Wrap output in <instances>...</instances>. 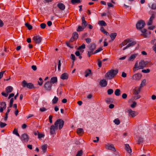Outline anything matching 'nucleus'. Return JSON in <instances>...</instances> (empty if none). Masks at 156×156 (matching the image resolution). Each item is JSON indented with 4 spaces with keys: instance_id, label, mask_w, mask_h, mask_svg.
I'll use <instances>...</instances> for the list:
<instances>
[{
    "instance_id": "f257e3e1",
    "label": "nucleus",
    "mask_w": 156,
    "mask_h": 156,
    "mask_svg": "<svg viewBox=\"0 0 156 156\" xmlns=\"http://www.w3.org/2000/svg\"><path fill=\"white\" fill-rule=\"evenodd\" d=\"M64 123V121L61 119H58L56 120L54 123V125H52L50 128V133L51 134L55 133V131L58 128L59 125V129H60L63 127Z\"/></svg>"
},
{
    "instance_id": "f03ea898",
    "label": "nucleus",
    "mask_w": 156,
    "mask_h": 156,
    "mask_svg": "<svg viewBox=\"0 0 156 156\" xmlns=\"http://www.w3.org/2000/svg\"><path fill=\"white\" fill-rule=\"evenodd\" d=\"M118 73L117 70H112L107 72L105 74V77L109 79L113 78Z\"/></svg>"
},
{
    "instance_id": "7ed1b4c3",
    "label": "nucleus",
    "mask_w": 156,
    "mask_h": 156,
    "mask_svg": "<svg viewBox=\"0 0 156 156\" xmlns=\"http://www.w3.org/2000/svg\"><path fill=\"white\" fill-rule=\"evenodd\" d=\"M96 48V45L95 44L92 43L89 46V50L88 51L87 55L89 57L93 54V51Z\"/></svg>"
},
{
    "instance_id": "20e7f679",
    "label": "nucleus",
    "mask_w": 156,
    "mask_h": 156,
    "mask_svg": "<svg viewBox=\"0 0 156 156\" xmlns=\"http://www.w3.org/2000/svg\"><path fill=\"white\" fill-rule=\"evenodd\" d=\"M22 86L24 88L27 87L30 89H31L34 88V86L33 83H27L25 80L22 81Z\"/></svg>"
},
{
    "instance_id": "39448f33",
    "label": "nucleus",
    "mask_w": 156,
    "mask_h": 156,
    "mask_svg": "<svg viewBox=\"0 0 156 156\" xmlns=\"http://www.w3.org/2000/svg\"><path fill=\"white\" fill-rule=\"evenodd\" d=\"M145 25V22L143 20L139 21L136 24V26L137 29L140 30L143 28Z\"/></svg>"
},
{
    "instance_id": "423d86ee",
    "label": "nucleus",
    "mask_w": 156,
    "mask_h": 156,
    "mask_svg": "<svg viewBox=\"0 0 156 156\" xmlns=\"http://www.w3.org/2000/svg\"><path fill=\"white\" fill-rule=\"evenodd\" d=\"M52 84L49 81L46 82L44 85V87L45 90L48 91H50L51 90Z\"/></svg>"
},
{
    "instance_id": "0eeeda50",
    "label": "nucleus",
    "mask_w": 156,
    "mask_h": 156,
    "mask_svg": "<svg viewBox=\"0 0 156 156\" xmlns=\"http://www.w3.org/2000/svg\"><path fill=\"white\" fill-rule=\"evenodd\" d=\"M147 61H145L143 60H141L139 64V69H142L148 64Z\"/></svg>"
},
{
    "instance_id": "6e6552de",
    "label": "nucleus",
    "mask_w": 156,
    "mask_h": 156,
    "mask_svg": "<svg viewBox=\"0 0 156 156\" xmlns=\"http://www.w3.org/2000/svg\"><path fill=\"white\" fill-rule=\"evenodd\" d=\"M128 115L129 116L134 117L137 115L138 113L137 112L132 110L131 109H129L128 111Z\"/></svg>"
},
{
    "instance_id": "1a4fd4ad",
    "label": "nucleus",
    "mask_w": 156,
    "mask_h": 156,
    "mask_svg": "<svg viewBox=\"0 0 156 156\" xmlns=\"http://www.w3.org/2000/svg\"><path fill=\"white\" fill-rule=\"evenodd\" d=\"M21 139L23 143L27 142L29 140L28 136L26 134H23L21 136Z\"/></svg>"
},
{
    "instance_id": "9d476101",
    "label": "nucleus",
    "mask_w": 156,
    "mask_h": 156,
    "mask_svg": "<svg viewBox=\"0 0 156 156\" xmlns=\"http://www.w3.org/2000/svg\"><path fill=\"white\" fill-rule=\"evenodd\" d=\"M33 39L36 43L38 44L41 42L42 38L39 36H36L33 37Z\"/></svg>"
},
{
    "instance_id": "9b49d317",
    "label": "nucleus",
    "mask_w": 156,
    "mask_h": 156,
    "mask_svg": "<svg viewBox=\"0 0 156 156\" xmlns=\"http://www.w3.org/2000/svg\"><path fill=\"white\" fill-rule=\"evenodd\" d=\"M106 149L112 151H115V149L113 145L112 144H107L106 145Z\"/></svg>"
},
{
    "instance_id": "f8f14e48",
    "label": "nucleus",
    "mask_w": 156,
    "mask_h": 156,
    "mask_svg": "<svg viewBox=\"0 0 156 156\" xmlns=\"http://www.w3.org/2000/svg\"><path fill=\"white\" fill-rule=\"evenodd\" d=\"M142 77V75L140 73L136 74L134 75L133 76V79L134 80H139Z\"/></svg>"
},
{
    "instance_id": "ddd939ff",
    "label": "nucleus",
    "mask_w": 156,
    "mask_h": 156,
    "mask_svg": "<svg viewBox=\"0 0 156 156\" xmlns=\"http://www.w3.org/2000/svg\"><path fill=\"white\" fill-rule=\"evenodd\" d=\"M99 84L101 87H105L107 85V82L105 80L103 79L100 81Z\"/></svg>"
},
{
    "instance_id": "4468645a",
    "label": "nucleus",
    "mask_w": 156,
    "mask_h": 156,
    "mask_svg": "<svg viewBox=\"0 0 156 156\" xmlns=\"http://www.w3.org/2000/svg\"><path fill=\"white\" fill-rule=\"evenodd\" d=\"M69 77V74L67 73H64L62 74L60 78L61 79L64 80H67Z\"/></svg>"
},
{
    "instance_id": "2eb2a0df",
    "label": "nucleus",
    "mask_w": 156,
    "mask_h": 156,
    "mask_svg": "<svg viewBox=\"0 0 156 156\" xmlns=\"http://www.w3.org/2000/svg\"><path fill=\"white\" fill-rule=\"evenodd\" d=\"M57 6L62 10H64L65 8V5L61 3H58L57 5Z\"/></svg>"
},
{
    "instance_id": "dca6fc26",
    "label": "nucleus",
    "mask_w": 156,
    "mask_h": 156,
    "mask_svg": "<svg viewBox=\"0 0 156 156\" xmlns=\"http://www.w3.org/2000/svg\"><path fill=\"white\" fill-rule=\"evenodd\" d=\"M81 19L82 20V26L85 28L86 27L87 24V22L85 20V18L84 16H82V17Z\"/></svg>"
},
{
    "instance_id": "f3484780",
    "label": "nucleus",
    "mask_w": 156,
    "mask_h": 156,
    "mask_svg": "<svg viewBox=\"0 0 156 156\" xmlns=\"http://www.w3.org/2000/svg\"><path fill=\"white\" fill-rule=\"evenodd\" d=\"M50 82L51 83L54 84L56 83L57 82V78L56 77H52L50 80Z\"/></svg>"
},
{
    "instance_id": "a211bd4d",
    "label": "nucleus",
    "mask_w": 156,
    "mask_h": 156,
    "mask_svg": "<svg viewBox=\"0 0 156 156\" xmlns=\"http://www.w3.org/2000/svg\"><path fill=\"white\" fill-rule=\"evenodd\" d=\"M77 133L79 135H82L84 133L83 129L80 128H78L77 130Z\"/></svg>"
},
{
    "instance_id": "6ab92c4d",
    "label": "nucleus",
    "mask_w": 156,
    "mask_h": 156,
    "mask_svg": "<svg viewBox=\"0 0 156 156\" xmlns=\"http://www.w3.org/2000/svg\"><path fill=\"white\" fill-rule=\"evenodd\" d=\"M141 90L140 88L138 87H135L133 90V94H138L140 92Z\"/></svg>"
},
{
    "instance_id": "aec40b11",
    "label": "nucleus",
    "mask_w": 156,
    "mask_h": 156,
    "mask_svg": "<svg viewBox=\"0 0 156 156\" xmlns=\"http://www.w3.org/2000/svg\"><path fill=\"white\" fill-rule=\"evenodd\" d=\"M131 42V39H127L125 40L121 44L122 45V46L126 45L129 42Z\"/></svg>"
},
{
    "instance_id": "412c9836",
    "label": "nucleus",
    "mask_w": 156,
    "mask_h": 156,
    "mask_svg": "<svg viewBox=\"0 0 156 156\" xmlns=\"http://www.w3.org/2000/svg\"><path fill=\"white\" fill-rule=\"evenodd\" d=\"M125 149L129 153H130L132 152V150L129 145L128 144H125Z\"/></svg>"
},
{
    "instance_id": "4be33fe9",
    "label": "nucleus",
    "mask_w": 156,
    "mask_h": 156,
    "mask_svg": "<svg viewBox=\"0 0 156 156\" xmlns=\"http://www.w3.org/2000/svg\"><path fill=\"white\" fill-rule=\"evenodd\" d=\"M13 90V88L12 87L9 86L7 87L5 89V90L7 93H9L11 92Z\"/></svg>"
},
{
    "instance_id": "5701e85b",
    "label": "nucleus",
    "mask_w": 156,
    "mask_h": 156,
    "mask_svg": "<svg viewBox=\"0 0 156 156\" xmlns=\"http://www.w3.org/2000/svg\"><path fill=\"white\" fill-rule=\"evenodd\" d=\"M137 54H133L129 58V61H133L136 57L137 56Z\"/></svg>"
},
{
    "instance_id": "b1692460",
    "label": "nucleus",
    "mask_w": 156,
    "mask_h": 156,
    "mask_svg": "<svg viewBox=\"0 0 156 156\" xmlns=\"http://www.w3.org/2000/svg\"><path fill=\"white\" fill-rule=\"evenodd\" d=\"M100 30L103 34H105L106 35H108L109 34V33L107 31H106L105 29L103 27H101L100 29Z\"/></svg>"
},
{
    "instance_id": "393cba45",
    "label": "nucleus",
    "mask_w": 156,
    "mask_h": 156,
    "mask_svg": "<svg viewBox=\"0 0 156 156\" xmlns=\"http://www.w3.org/2000/svg\"><path fill=\"white\" fill-rule=\"evenodd\" d=\"M117 35V34L115 33H112L110 35V36L112 40H113Z\"/></svg>"
},
{
    "instance_id": "a878e982",
    "label": "nucleus",
    "mask_w": 156,
    "mask_h": 156,
    "mask_svg": "<svg viewBox=\"0 0 156 156\" xmlns=\"http://www.w3.org/2000/svg\"><path fill=\"white\" fill-rule=\"evenodd\" d=\"M98 24L101 26H106L107 25V24L105 21L103 20L99 21L98 22Z\"/></svg>"
},
{
    "instance_id": "bb28decb",
    "label": "nucleus",
    "mask_w": 156,
    "mask_h": 156,
    "mask_svg": "<svg viewBox=\"0 0 156 156\" xmlns=\"http://www.w3.org/2000/svg\"><path fill=\"white\" fill-rule=\"evenodd\" d=\"M91 73V70L90 69H87L85 72V76L87 77Z\"/></svg>"
},
{
    "instance_id": "cd10ccee",
    "label": "nucleus",
    "mask_w": 156,
    "mask_h": 156,
    "mask_svg": "<svg viewBox=\"0 0 156 156\" xmlns=\"http://www.w3.org/2000/svg\"><path fill=\"white\" fill-rule=\"evenodd\" d=\"M47 144H44L41 147V149L43 150V153H44L47 149Z\"/></svg>"
},
{
    "instance_id": "c85d7f7f",
    "label": "nucleus",
    "mask_w": 156,
    "mask_h": 156,
    "mask_svg": "<svg viewBox=\"0 0 156 156\" xmlns=\"http://www.w3.org/2000/svg\"><path fill=\"white\" fill-rule=\"evenodd\" d=\"M131 43H129L128 45V46L129 47H131V46H133L135 44H136V42L135 41H132L131 40Z\"/></svg>"
},
{
    "instance_id": "c756f323",
    "label": "nucleus",
    "mask_w": 156,
    "mask_h": 156,
    "mask_svg": "<svg viewBox=\"0 0 156 156\" xmlns=\"http://www.w3.org/2000/svg\"><path fill=\"white\" fill-rule=\"evenodd\" d=\"M25 26L29 30H30L32 29V26L28 23H26Z\"/></svg>"
},
{
    "instance_id": "7c9ffc66",
    "label": "nucleus",
    "mask_w": 156,
    "mask_h": 156,
    "mask_svg": "<svg viewBox=\"0 0 156 156\" xmlns=\"http://www.w3.org/2000/svg\"><path fill=\"white\" fill-rule=\"evenodd\" d=\"M120 90L119 89H117L115 91V94L117 96H119L120 94Z\"/></svg>"
},
{
    "instance_id": "2f4dec72",
    "label": "nucleus",
    "mask_w": 156,
    "mask_h": 156,
    "mask_svg": "<svg viewBox=\"0 0 156 156\" xmlns=\"http://www.w3.org/2000/svg\"><path fill=\"white\" fill-rule=\"evenodd\" d=\"M83 154V151L82 150L78 151L76 156H81Z\"/></svg>"
},
{
    "instance_id": "473e14b6",
    "label": "nucleus",
    "mask_w": 156,
    "mask_h": 156,
    "mask_svg": "<svg viewBox=\"0 0 156 156\" xmlns=\"http://www.w3.org/2000/svg\"><path fill=\"white\" fill-rule=\"evenodd\" d=\"M71 2L73 4H75L76 3H79L81 2V0H71Z\"/></svg>"
},
{
    "instance_id": "72a5a7b5",
    "label": "nucleus",
    "mask_w": 156,
    "mask_h": 156,
    "mask_svg": "<svg viewBox=\"0 0 156 156\" xmlns=\"http://www.w3.org/2000/svg\"><path fill=\"white\" fill-rule=\"evenodd\" d=\"M147 31V30L146 29H143V30H141V32L142 33V34H141L144 37H146V32Z\"/></svg>"
},
{
    "instance_id": "f704fd0d",
    "label": "nucleus",
    "mask_w": 156,
    "mask_h": 156,
    "mask_svg": "<svg viewBox=\"0 0 156 156\" xmlns=\"http://www.w3.org/2000/svg\"><path fill=\"white\" fill-rule=\"evenodd\" d=\"M0 107L3 108H4L5 109L6 108V103L5 102H2L0 104Z\"/></svg>"
},
{
    "instance_id": "c9c22d12",
    "label": "nucleus",
    "mask_w": 156,
    "mask_h": 156,
    "mask_svg": "<svg viewBox=\"0 0 156 156\" xmlns=\"http://www.w3.org/2000/svg\"><path fill=\"white\" fill-rule=\"evenodd\" d=\"M84 28L83 27H82L80 26H79L77 29V31L78 32L81 31L83 30Z\"/></svg>"
},
{
    "instance_id": "e433bc0d",
    "label": "nucleus",
    "mask_w": 156,
    "mask_h": 156,
    "mask_svg": "<svg viewBox=\"0 0 156 156\" xmlns=\"http://www.w3.org/2000/svg\"><path fill=\"white\" fill-rule=\"evenodd\" d=\"M58 98L55 96L54 98L52 100V103L53 104H56L58 100Z\"/></svg>"
},
{
    "instance_id": "4c0bfd02",
    "label": "nucleus",
    "mask_w": 156,
    "mask_h": 156,
    "mask_svg": "<svg viewBox=\"0 0 156 156\" xmlns=\"http://www.w3.org/2000/svg\"><path fill=\"white\" fill-rule=\"evenodd\" d=\"M72 37L75 39H77L78 38V34L76 32H74L72 35Z\"/></svg>"
},
{
    "instance_id": "58836bf2",
    "label": "nucleus",
    "mask_w": 156,
    "mask_h": 156,
    "mask_svg": "<svg viewBox=\"0 0 156 156\" xmlns=\"http://www.w3.org/2000/svg\"><path fill=\"white\" fill-rule=\"evenodd\" d=\"M7 124L3 122L0 121V127L1 128H2L5 127L6 125Z\"/></svg>"
},
{
    "instance_id": "ea45409f",
    "label": "nucleus",
    "mask_w": 156,
    "mask_h": 156,
    "mask_svg": "<svg viewBox=\"0 0 156 156\" xmlns=\"http://www.w3.org/2000/svg\"><path fill=\"white\" fill-rule=\"evenodd\" d=\"M149 7L152 9L155 10L156 9V4L153 3L151 6Z\"/></svg>"
},
{
    "instance_id": "a19ab883",
    "label": "nucleus",
    "mask_w": 156,
    "mask_h": 156,
    "mask_svg": "<svg viewBox=\"0 0 156 156\" xmlns=\"http://www.w3.org/2000/svg\"><path fill=\"white\" fill-rule=\"evenodd\" d=\"M13 133L19 137H20V135L18 133L17 130L15 129H14V130L13 131Z\"/></svg>"
},
{
    "instance_id": "79ce46f5",
    "label": "nucleus",
    "mask_w": 156,
    "mask_h": 156,
    "mask_svg": "<svg viewBox=\"0 0 156 156\" xmlns=\"http://www.w3.org/2000/svg\"><path fill=\"white\" fill-rule=\"evenodd\" d=\"M114 122L115 123V124L117 125L119 124L120 123L119 120L117 119H115L114 121Z\"/></svg>"
},
{
    "instance_id": "37998d69",
    "label": "nucleus",
    "mask_w": 156,
    "mask_h": 156,
    "mask_svg": "<svg viewBox=\"0 0 156 156\" xmlns=\"http://www.w3.org/2000/svg\"><path fill=\"white\" fill-rule=\"evenodd\" d=\"M113 92V90L112 89H109L107 90V93L108 94L111 95Z\"/></svg>"
},
{
    "instance_id": "c03bdc74",
    "label": "nucleus",
    "mask_w": 156,
    "mask_h": 156,
    "mask_svg": "<svg viewBox=\"0 0 156 156\" xmlns=\"http://www.w3.org/2000/svg\"><path fill=\"white\" fill-rule=\"evenodd\" d=\"M102 50V49L101 48H100L98 49H97V50H96L94 53L93 54H95L97 53H98L100 51H101Z\"/></svg>"
},
{
    "instance_id": "a18cd8bd",
    "label": "nucleus",
    "mask_w": 156,
    "mask_h": 156,
    "mask_svg": "<svg viewBox=\"0 0 156 156\" xmlns=\"http://www.w3.org/2000/svg\"><path fill=\"white\" fill-rule=\"evenodd\" d=\"M150 72V70L148 69H142V72L145 73H149Z\"/></svg>"
},
{
    "instance_id": "49530a36",
    "label": "nucleus",
    "mask_w": 156,
    "mask_h": 156,
    "mask_svg": "<svg viewBox=\"0 0 156 156\" xmlns=\"http://www.w3.org/2000/svg\"><path fill=\"white\" fill-rule=\"evenodd\" d=\"M66 44L67 45V46L69 47L70 48H73V47L72 46H71L69 44V41H66Z\"/></svg>"
},
{
    "instance_id": "de8ad7c7",
    "label": "nucleus",
    "mask_w": 156,
    "mask_h": 156,
    "mask_svg": "<svg viewBox=\"0 0 156 156\" xmlns=\"http://www.w3.org/2000/svg\"><path fill=\"white\" fill-rule=\"evenodd\" d=\"M85 40L86 42L88 44L90 43L91 41V39L90 38H86L85 39Z\"/></svg>"
},
{
    "instance_id": "09e8293b",
    "label": "nucleus",
    "mask_w": 156,
    "mask_h": 156,
    "mask_svg": "<svg viewBox=\"0 0 156 156\" xmlns=\"http://www.w3.org/2000/svg\"><path fill=\"white\" fill-rule=\"evenodd\" d=\"M136 103L134 101L133 102V104L131 105L130 107L132 108H134L136 106Z\"/></svg>"
},
{
    "instance_id": "8fccbe9b",
    "label": "nucleus",
    "mask_w": 156,
    "mask_h": 156,
    "mask_svg": "<svg viewBox=\"0 0 156 156\" xmlns=\"http://www.w3.org/2000/svg\"><path fill=\"white\" fill-rule=\"evenodd\" d=\"M46 25L44 23H42L40 24V27L42 29H44L45 28Z\"/></svg>"
},
{
    "instance_id": "3c124183",
    "label": "nucleus",
    "mask_w": 156,
    "mask_h": 156,
    "mask_svg": "<svg viewBox=\"0 0 156 156\" xmlns=\"http://www.w3.org/2000/svg\"><path fill=\"white\" fill-rule=\"evenodd\" d=\"M85 48V44H83L81 46H80L79 47L78 49H80L81 48L84 49Z\"/></svg>"
},
{
    "instance_id": "603ef678",
    "label": "nucleus",
    "mask_w": 156,
    "mask_h": 156,
    "mask_svg": "<svg viewBox=\"0 0 156 156\" xmlns=\"http://www.w3.org/2000/svg\"><path fill=\"white\" fill-rule=\"evenodd\" d=\"M70 58L71 59L73 60V62H74L75 60V56L74 55L71 54V55Z\"/></svg>"
},
{
    "instance_id": "864d4df0",
    "label": "nucleus",
    "mask_w": 156,
    "mask_h": 156,
    "mask_svg": "<svg viewBox=\"0 0 156 156\" xmlns=\"http://www.w3.org/2000/svg\"><path fill=\"white\" fill-rule=\"evenodd\" d=\"M143 141V139L142 137H140L138 140V143L140 144V143L142 142Z\"/></svg>"
},
{
    "instance_id": "5fc2aeb1",
    "label": "nucleus",
    "mask_w": 156,
    "mask_h": 156,
    "mask_svg": "<svg viewBox=\"0 0 156 156\" xmlns=\"http://www.w3.org/2000/svg\"><path fill=\"white\" fill-rule=\"evenodd\" d=\"M107 5L109 8L114 7V5L111 2L107 3Z\"/></svg>"
},
{
    "instance_id": "6e6d98bb",
    "label": "nucleus",
    "mask_w": 156,
    "mask_h": 156,
    "mask_svg": "<svg viewBox=\"0 0 156 156\" xmlns=\"http://www.w3.org/2000/svg\"><path fill=\"white\" fill-rule=\"evenodd\" d=\"M61 61L60 60H59L58 68V70L59 71L60 70V68L61 67Z\"/></svg>"
},
{
    "instance_id": "4d7b16f0",
    "label": "nucleus",
    "mask_w": 156,
    "mask_h": 156,
    "mask_svg": "<svg viewBox=\"0 0 156 156\" xmlns=\"http://www.w3.org/2000/svg\"><path fill=\"white\" fill-rule=\"evenodd\" d=\"M38 138H41L43 137L44 136V135L43 134H42L40 133H38Z\"/></svg>"
},
{
    "instance_id": "13d9d810",
    "label": "nucleus",
    "mask_w": 156,
    "mask_h": 156,
    "mask_svg": "<svg viewBox=\"0 0 156 156\" xmlns=\"http://www.w3.org/2000/svg\"><path fill=\"white\" fill-rule=\"evenodd\" d=\"M136 95H135L134 97V99L135 100L137 99H139L140 97V95H138V94H136Z\"/></svg>"
},
{
    "instance_id": "bf43d9fd",
    "label": "nucleus",
    "mask_w": 156,
    "mask_h": 156,
    "mask_svg": "<svg viewBox=\"0 0 156 156\" xmlns=\"http://www.w3.org/2000/svg\"><path fill=\"white\" fill-rule=\"evenodd\" d=\"M98 66L99 67H101L102 65V62L100 60H98Z\"/></svg>"
},
{
    "instance_id": "052dcab7",
    "label": "nucleus",
    "mask_w": 156,
    "mask_h": 156,
    "mask_svg": "<svg viewBox=\"0 0 156 156\" xmlns=\"http://www.w3.org/2000/svg\"><path fill=\"white\" fill-rule=\"evenodd\" d=\"M31 68L34 71H36L37 69V66L35 65L32 66H31Z\"/></svg>"
},
{
    "instance_id": "680f3d73",
    "label": "nucleus",
    "mask_w": 156,
    "mask_h": 156,
    "mask_svg": "<svg viewBox=\"0 0 156 156\" xmlns=\"http://www.w3.org/2000/svg\"><path fill=\"white\" fill-rule=\"evenodd\" d=\"M127 95L126 93L123 94L122 95V98L123 99H126L127 97Z\"/></svg>"
},
{
    "instance_id": "e2e57ef3",
    "label": "nucleus",
    "mask_w": 156,
    "mask_h": 156,
    "mask_svg": "<svg viewBox=\"0 0 156 156\" xmlns=\"http://www.w3.org/2000/svg\"><path fill=\"white\" fill-rule=\"evenodd\" d=\"M138 67L139 66H138V63L137 62L135 64L134 68L136 69L137 70L138 69H139V68Z\"/></svg>"
},
{
    "instance_id": "0e129e2a",
    "label": "nucleus",
    "mask_w": 156,
    "mask_h": 156,
    "mask_svg": "<svg viewBox=\"0 0 156 156\" xmlns=\"http://www.w3.org/2000/svg\"><path fill=\"white\" fill-rule=\"evenodd\" d=\"M40 110L41 112H43L46 111L47 109L44 107L40 108Z\"/></svg>"
},
{
    "instance_id": "69168bd1",
    "label": "nucleus",
    "mask_w": 156,
    "mask_h": 156,
    "mask_svg": "<svg viewBox=\"0 0 156 156\" xmlns=\"http://www.w3.org/2000/svg\"><path fill=\"white\" fill-rule=\"evenodd\" d=\"M126 74L124 72H122V76L125 78L126 76Z\"/></svg>"
},
{
    "instance_id": "338daca9",
    "label": "nucleus",
    "mask_w": 156,
    "mask_h": 156,
    "mask_svg": "<svg viewBox=\"0 0 156 156\" xmlns=\"http://www.w3.org/2000/svg\"><path fill=\"white\" fill-rule=\"evenodd\" d=\"M151 43L153 44H156V40L155 39H154L153 40L151 41Z\"/></svg>"
},
{
    "instance_id": "774afa93",
    "label": "nucleus",
    "mask_w": 156,
    "mask_h": 156,
    "mask_svg": "<svg viewBox=\"0 0 156 156\" xmlns=\"http://www.w3.org/2000/svg\"><path fill=\"white\" fill-rule=\"evenodd\" d=\"M153 50L156 53V44L154 45L152 47Z\"/></svg>"
}]
</instances>
